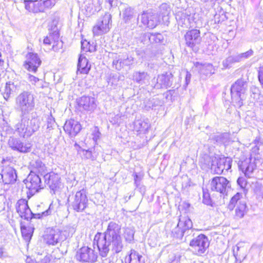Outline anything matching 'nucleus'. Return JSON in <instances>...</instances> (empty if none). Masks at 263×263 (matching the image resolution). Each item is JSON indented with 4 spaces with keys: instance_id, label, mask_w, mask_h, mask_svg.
I'll use <instances>...</instances> for the list:
<instances>
[{
    "instance_id": "17",
    "label": "nucleus",
    "mask_w": 263,
    "mask_h": 263,
    "mask_svg": "<svg viewBox=\"0 0 263 263\" xmlns=\"http://www.w3.org/2000/svg\"><path fill=\"white\" fill-rule=\"evenodd\" d=\"M8 145L13 151L20 153H27L30 151L31 146L29 143H23L19 138L10 137L8 141Z\"/></svg>"
},
{
    "instance_id": "28",
    "label": "nucleus",
    "mask_w": 263,
    "mask_h": 263,
    "mask_svg": "<svg viewBox=\"0 0 263 263\" xmlns=\"http://www.w3.org/2000/svg\"><path fill=\"white\" fill-rule=\"evenodd\" d=\"M149 127L150 124L147 121L139 119L136 120L134 123V129L139 133L145 134Z\"/></svg>"
},
{
    "instance_id": "24",
    "label": "nucleus",
    "mask_w": 263,
    "mask_h": 263,
    "mask_svg": "<svg viewBox=\"0 0 263 263\" xmlns=\"http://www.w3.org/2000/svg\"><path fill=\"white\" fill-rule=\"evenodd\" d=\"M25 8L30 12L37 13L44 12L42 0L25 1Z\"/></svg>"
},
{
    "instance_id": "10",
    "label": "nucleus",
    "mask_w": 263,
    "mask_h": 263,
    "mask_svg": "<svg viewBox=\"0 0 263 263\" xmlns=\"http://www.w3.org/2000/svg\"><path fill=\"white\" fill-rule=\"evenodd\" d=\"M25 184L26 187L28 189L30 193L32 195L44 187V185L39 175L34 173L32 171L28 175Z\"/></svg>"
},
{
    "instance_id": "58",
    "label": "nucleus",
    "mask_w": 263,
    "mask_h": 263,
    "mask_svg": "<svg viewBox=\"0 0 263 263\" xmlns=\"http://www.w3.org/2000/svg\"><path fill=\"white\" fill-rule=\"evenodd\" d=\"M191 78V74L189 73L188 72H186V77H185V81L186 84H188V83L190 82Z\"/></svg>"
},
{
    "instance_id": "31",
    "label": "nucleus",
    "mask_w": 263,
    "mask_h": 263,
    "mask_svg": "<svg viewBox=\"0 0 263 263\" xmlns=\"http://www.w3.org/2000/svg\"><path fill=\"white\" fill-rule=\"evenodd\" d=\"M17 90V85L14 83L8 82L6 83L4 89L3 91V95L6 100H8Z\"/></svg>"
},
{
    "instance_id": "5",
    "label": "nucleus",
    "mask_w": 263,
    "mask_h": 263,
    "mask_svg": "<svg viewBox=\"0 0 263 263\" xmlns=\"http://www.w3.org/2000/svg\"><path fill=\"white\" fill-rule=\"evenodd\" d=\"M22 219L27 221L28 223L22 221L21 223L22 235L26 242H29L34 232V227L30 222L34 219H40L41 215H20Z\"/></svg>"
},
{
    "instance_id": "52",
    "label": "nucleus",
    "mask_w": 263,
    "mask_h": 263,
    "mask_svg": "<svg viewBox=\"0 0 263 263\" xmlns=\"http://www.w3.org/2000/svg\"><path fill=\"white\" fill-rule=\"evenodd\" d=\"M37 169L36 172L39 173H42L44 171L45 166L41 161H37L35 164H33Z\"/></svg>"
},
{
    "instance_id": "38",
    "label": "nucleus",
    "mask_w": 263,
    "mask_h": 263,
    "mask_svg": "<svg viewBox=\"0 0 263 263\" xmlns=\"http://www.w3.org/2000/svg\"><path fill=\"white\" fill-rule=\"evenodd\" d=\"M135 231L132 228H125L123 229V237L127 242H130L134 239Z\"/></svg>"
},
{
    "instance_id": "34",
    "label": "nucleus",
    "mask_w": 263,
    "mask_h": 263,
    "mask_svg": "<svg viewBox=\"0 0 263 263\" xmlns=\"http://www.w3.org/2000/svg\"><path fill=\"white\" fill-rule=\"evenodd\" d=\"M133 79L136 82L143 84L146 83V81H148L149 77L147 72L136 71L133 73Z\"/></svg>"
},
{
    "instance_id": "48",
    "label": "nucleus",
    "mask_w": 263,
    "mask_h": 263,
    "mask_svg": "<svg viewBox=\"0 0 263 263\" xmlns=\"http://www.w3.org/2000/svg\"><path fill=\"white\" fill-rule=\"evenodd\" d=\"M47 120V128L49 130H51L53 129L54 127L56 125L54 118L53 117L52 115L50 114L48 116Z\"/></svg>"
},
{
    "instance_id": "23",
    "label": "nucleus",
    "mask_w": 263,
    "mask_h": 263,
    "mask_svg": "<svg viewBox=\"0 0 263 263\" xmlns=\"http://www.w3.org/2000/svg\"><path fill=\"white\" fill-rule=\"evenodd\" d=\"M248 82L243 79H238L231 86V93L246 95Z\"/></svg>"
},
{
    "instance_id": "50",
    "label": "nucleus",
    "mask_w": 263,
    "mask_h": 263,
    "mask_svg": "<svg viewBox=\"0 0 263 263\" xmlns=\"http://www.w3.org/2000/svg\"><path fill=\"white\" fill-rule=\"evenodd\" d=\"M212 200L208 190L203 189V203L206 205L211 204Z\"/></svg>"
},
{
    "instance_id": "2",
    "label": "nucleus",
    "mask_w": 263,
    "mask_h": 263,
    "mask_svg": "<svg viewBox=\"0 0 263 263\" xmlns=\"http://www.w3.org/2000/svg\"><path fill=\"white\" fill-rule=\"evenodd\" d=\"M68 236L67 231L55 226L46 228L42 235V239L44 243L47 245L55 246L64 241Z\"/></svg>"
},
{
    "instance_id": "45",
    "label": "nucleus",
    "mask_w": 263,
    "mask_h": 263,
    "mask_svg": "<svg viewBox=\"0 0 263 263\" xmlns=\"http://www.w3.org/2000/svg\"><path fill=\"white\" fill-rule=\"evenodd\" d=\"M247 212V207L246 203L239 201L235 209L236 214H244Z\"/></svg>"
},
{
    "instance_id": "51",
    "label": "nucleus",
    "mask_w": 263,
    "mask_h": 263,
    "mask_svg": "<svg viewBox=\"0 0 263 263\" xmlns=\"http://www.w3.org/2000/svg\"><path fill=\"white\" fill-rule=\"evenodd\" d=\"M55 2L53 0H45L42 1V5L44 11L47 9H50L55 5Z\"/></svg>"
},
{
    "instance_id": "15",
    "label": "nucleus",
    "mask_w": 263,
    "mask_h": 263,
    "mask_svg": "<svg viewBox=\"0 0 263 263\" xmlns=\"http://www.w3.org/2000/svg\"><path fill=\"white\" fill-rule=\"evenodd\" d=\"M17 178L15 170L11 166L8 165L4 167L0 173V182L5 184L14 183Z\"/></svg>"
},
{
    "instance_id": "36",
    "label": "nucleus",
    "mask_w": 263,
    "mask_h": 263,
    "mask_svg": "<svg viewBox=\"0 0 263 263\" xmlns=\"http://www.w3.org/2000/svg\"><path fill=\"white\" fill-rule=\"evenodd\" d=\"M178 23L182 27L188 28L190 26V16L186 13H182L181 15L178 18Z\"/></svg>"
},
{
    "instance_id": "55",
    "label": "nucleus",
    "mask_w": 263,
    "mask_h": 263,
    "mask_svg": "<svg viewBox=\"0 0 263 263\" xmlns=\"http://www.w3.org/2000/svg\"><path fill=\"white\" fill-rule=\"evenodd\" d=\"M13 132V129L8 125L4 126L3 127V131L2 135H3L5 134V133L6 134H11Z\"/></svg>"
},
{
    "instance_id": "56",
    "label": "nucleus",
    "mask_w": 263,
    "mask_h": 263,
    "mask_svg": "<svg viewBox=\"0 0 263 263\" xmlns=\"http://www.w3.org/2000/svg\"><path fill=\"white\" fill-rule=\"evenodd\" d=\"M237 183L241 187L245 188L246 185V179L243 177H239L237 179Z\"/></svg>"
},
{
    "instance_id": "4",
    "label": "nucleus",
    "mask_w": 263,
    "mask_h": 263,
    "mask_svg": "<svg viewBox=\"0 0 263 263\" xmlns=\"http://www.w3.org/2000/svg\"><path fill=\"white\" fill-rule=\"evenodd\" d=\"M16 104L22 116L28 114L35 106L34 95L30 91H24L16 98Z\"/></svg>"
},
{
    "instance_id": "25",
    "label": "nucleus",
    "mask_w": 263,
    "mask_h": 263,
    "mask_svg": "<svg viewBox=\"0 0 263 263\" xmlns=\"http://www.w3.org/2000/svg\"><path fill=\"white\" fill-rule=\"evenodd\" d=\"M125 263H145V259L139 252L131 249L125 258Z\"/></svg>"
},
{
    "instance_id": "35",
    "label": "nucleus",
    "mask_w": 263,
    "mask_h": 263,
    "mask_svg": "<svg viewBox=\"0 0 263 263\" xmlns=\"http://www.w3.org/2000/svg\"><path fill=\"white\" fill-rule=\"evenodd\" d=\"M232 102L234 106L240 108L243 105V101L246 98V95L231 93Z\"/></svg>"
},
{
    "instance_id": "44",
    "label": "nucleus",
    "mask_w": 263,
    "mask_h": 263,
    "mask_svg": "<svg viewBox=\"0 0 263 263\" xmlns=\"http://www.w3.org/2000/svg\"><path fill=\"white\" fill-rule=\"evenodd\" d=\"M250 96L254 100L259 99L260 90L259 88L255 86L250 87Z\"/></svg>"
},
{
    "instance_id": "22",
    "label": "nucleus",
    "mask_w": 263,
    "mask_h": 263,
    "mask_svg": "<svg viewBox=\"0 0 263 263\" xmlns=\"http://www.w3.org/2000/svg\"><path fill=\"white\" fill-rule=\"evenodd\" d=\"M231 165L229 162L227 163L224 158L220 159L218 161L216 158L214 160L212 159V169L214 170L215 173L217 174H221L224 170H228L230 168Z\"/></svg>"
},
{
    "instance_id": "57",
    "label": "nucleus",
    "mask_w": 263,
    "mask_h": 263,
    "mask_svg": "<svg viewBox=\"0 0 263 263\" xmlns=\"http://www.w3.org/2000/svg\"><path fill=\"white\" fill-rule=\"evenodd\" d=\"M134 177L135 183L136 185L138 186L140 184V179L139 178L138 175L137 174H135Z\"/></svg>"
},
{
    "instance_id": "16",
    "label": "nucleus",
    "mask_w": 263,
    "mask_h": 263,
    "mask_svg": "<svg viewBox=\"0 0 263 263\" xmlns=\"http://www.w3.org/2000/svg\"><path fill=\"white\" fill-rule=\"evenodd\" d=\"M45 182L49 186L51 190L53 191V194L61 187L62 183L61 178L58 174L53 172H50L44 176Z\"/></svg>"
},
{
    "instance_id": "32",
    "label": "nucleus",
    "mask_w": 263,
    "mask_h": 263,
    "mask_svg": "<svg viewBox=\"0 0 263 263\" xmlns=\"http://www.w3.org/2000/svg\"><path fill=\"white\" fill-rule=\"evenodd\" d=\"M171 12V7L167 4L163 3L160 5L159 7V13L163 22H167L168 21Z\"/></svg>"
},
{
    "instance_id": "27",
    "label": "nucleus",
    "mask_w": 263,
    "mask_h": 263,
    "mask_svg": "<svg viewBox=\"0 0 263 263\" xmlns=\"http://www.w3.org/2000/svg\"><path fill=\"white\" fill-rule=\"evenodd\" d=\"M52 259V256L46 252L37 253L36 260H33L31 258L27 257L26 260V263H49Z\"/></svg>"
},
{
    "instance_id": "21",
    "label": "nucleus",
    "mask_w": 263,
    "mask_h": 263,
    "mask_svg": "<svg viewBox=\"0 0 263 263\" xmlns=\"http://www.w3.org/2000/svg\"><path fill=\"white\" fill-rule=\"evenodd\" d=\"M63 128L70 136L74 137L81 130V125L78 121L70 119L66 121Z\"/></svg>"
},
{
    "instance_id": "60",
    "label": "nucleus",
    "mask_w": 263,
    "mask_h": 263,
    "mask_svg": "<svg viewBox=\"0 0 263 263\" xmlns=\"http://www.w3.org/2000/svg\"><path fill=\"white\" fill-rule=\"evenodd\" d=\"M258 151H259V147L257 145H256L255 146H254V147H253L252 148V153H254L255 154L256 153H258Z\"/></svg>"
},
{
    "instance_id": "46",
    "label": "nucleus",
    "mask_w": 263,
    "mask_h": 263,
    "mask_svg": "<svg viewBox=\"0 0 263 263\" xmlns=\"http://www.w3.org/2000/svg\"><path fill=\"white\" fill-rule=\"evenodd\" d=\"M59 209V206L58 204H57V203L52 202L50 204L48 209L45 212H42L41 214H46V213L48 214L49 213H57V212H59V211L58 210Z\"/></svg>"
},
{
    "instance_id": "12",
    "label": "nucleus",
    "mask_w": 263,
    "mask_h": 263,
    "mask_svg": "<svg viewBox=\"0 0 263 263\" xmlns=\"http://www.w3.org/2000/svg\"><path fill=\"white\" fill-rule=\"evenodd\" d=\"M87 202L86 192L83 189L76 193L71 205L76 212H81L86 208Z\"/></svg>"
},
{
    "instance_id": "13",
    "label": "nucleus",
    "mask_w": 263,
    "mask_h": 263,
    "mask_svg": "<svg viewBox=\"0 0 263 263\" xmlns=\"http://www.w3.org/2000/svg\"><path fill=\"white\" fill-rule=\"evenodd\" d=\"M41 62L37 53L29 52L26 55L24 66L29 71L35 73L41 65Z\"/></svg>"
},
{
    "instance_id": "9",
    "label": "nucleus",
    "mask_w": 263,
    "mask_h": 263,
    "mask_svg": "<svg viewBox=\"0 0 263 263\" xmlns=\"http://www.w3.org/2000/svg\"><path fill=\"white\" fill-rule=\"evenodd\" d=\"M259 157L257 155L254 157V160L253 161L252 154L250 157L246 158L245 160L239 162V168L245 174L246 176L250 177L253 171L256 168L258 162H259Z\"/></svg>"
},
{
    "instance_id": "8",
    "label": "nucleus",
    "mask_w": 263,
    "mask_h": 263,
    "mask_svg": "<svg viewBox=\"0 0 263 263\" xmlns=\"http://www.w3.org/2000/svg\"><path fill=\"white\" fill-rule=\"evenodd\" d=\"M111 16L108 13L100 18L93 27L92 32L95 35L99 36L107 33L110 28Z\"/></svg>"
},
{
    "instance_id": "41",
    "label": "nucleus",
    "mask_w": 263,
    "mask_h": 263,
    "mask_svg": "<svg viewBox=\"0 0 263 263\" xmlns=\"http://www.w3.org/2000/svg\"><path fill=\"white\" fill-rule=\"evenodd\" d=\"M28 80L32 84L34 85L37 88H43V81L39 78L30 74H28Z\"/></svg>"
},
{
    "instance_id": "42",
    "label": "nucleus",
    "mask_w": 263,
    "mask_h": 263,
    "mask_svg": "<svg viewBox=\"0 0 263 263\" xmlns=\"http://www.w3.org/2000/svg\"><path fill=\"white\" fill-rule=\"evenodd\" d=\"M242 198V194L239 193H236L231 199L229 204L228 209L230 210H232L236 204H238V201Z\"/></svg>"
},
{
    "instance_id": "64",
    "label": "nucleus",
    "mask_w": 263,
    "mask_h": 263,
    "mask_svg": "<svg viewBox=\"0 0 263 263\" xmlns=\"http://www.w3.org/2000/svg\"><path fill=\"white\" fill-rule=\"evenodd\" d=\"M4 61L2 59L1 57H0V65L2 66L4 64Z\"/></svg>"
},
{
    "instance_id": "19",
    "label": "nucleus",
    "mask_w": 263,
    "mask_h": 263,
    "mask_svg": "<svg viewBox=\"0 0 263 263\" xmlns=\"http://www.w3.org/2000/svg\"><path fill=\"white\" fill-rule=\"evenodd\" d=\"M184 37L186 45L191 48H193L201 42L200 32L197 29H192L187 31Z\"/></svg>"
},
{
    "instance_id": "61",
    "label": "nucleus",
    "mask_w": 263,
    "mask_h": 263,
    "mask_svg": "<svg viewBox=\"0 0 263 263\" xmlns=\"http://www.w3.org/2000/svg\"><path fill=\"white\" fill-rule=\"evenodd\" d=\"M88 44V43L87 41L85 42H81V47L83 50H85V45H87Z\"/></svg>"
},
{
    "instance_id": "14",
    "label": "nucleus",
    "mask_w": 263,
    "mask_h": 263,
    "mask_svg": "<svg viewBox=\"0 0 263 263\" xmlns=\"http://www.w3.org/2000/svg\"><path fill=\"white\" fill-rule=\"evenodd\" d=\"M141 23L149 29L155 28L159 23V18L157 14L151 11H144L139 18Z\"/></svg>"
},
{
    "instance_id": "18",
    "label": "nucleus",
    "mask_w": 263,
    "mask_h": 263,
    "mask_svg": "<svg viewBox=\"0 0 263 263\" xmlns=\"http://www.w3.org/2000/svg\"><path fill=\"white\" fill-rule=\"evenodd\" d=\"M78 102L79 108L87 111H93L97 106L95 99L89 96L81 97Z\"/></svg>"
},
{
    "instance_id": "63",
    "label": "nucleus",
    "mask_w": 263,
    "mask_h": 263,
    "mask_svg": "<svg viewBox=\"0 0 263 263\" xmlns=\"http://www.w3.org/2000/svg\"><path fill=\"white\" fill-rule=\"evenodd\" d=\"M106 2H108L110 6H112V2L114 0H105Z\"/></svg>"
},
{
    "instance_id": "54",
    "label": "nucleus",
    "mask_w": 263,
    "mask_h": 263,
    "mask_svg": "<svg viewBox=\"0 0 263 263\" xmlns=\"http://www.w3.org/2000/svg\"><path fill=\"white\" fill-rule=\"evenodd\" d=\"M100 135L101 133H100L98 128L96 127L92 134L93 140L97 141L99 139Z\"/></svg>"
},
{
    "instance_id": "33",
    "label": "nucleus",
    "mask_w": 263,
    "mask_h": 263,
    "mask_svg": "<svg viewBox=\"0 0 263 263\" xmlns=\"http://www.w3.org/2000/svg\"><path fill=\"white\" fill-rule=\"evenodd\" d=\"M16 211L18 214H33L25 200H20L17 203Z\"/></svg>"
},
{
    "instance_id": "37",
    "label": "nucleus",
    "mask_w": 263,
    "mask_h": 263,
    "mask_svg": "<svg viewBox=\"0 0 263 263\" xmlns=\"http://www.w3.org/2000/svg\"><path fill=\"white\" fill-rule=\"evenodd\" d=\"M134 10L128 7L124 9L123 12V19L125 23H128L134 18Z\"/></svg>"
},
{
    "instance_id": "40",
    "label": "nucleus",
    "mask_w": 263,
    "mask_h": 263,
    "mask_svg": "<svg viewBox=\"0 0 263 263\" xmlns=\"http://www.w3.org/2000/svg\"><path fill=\"white\" fill-rule=\"evenodd\" d=\"M236 62H239L237 55H231L222 61V65L224 68H229L232 64Z\"/></svg>"
},
{
    "instance_id": "39",
    "label": "nucleus",
    "mask_w": 263,
    "mask_h": 263,
    "mask_svg": "<svg viewBox=\"0 0 263 263\" xmlns=\"http://www.w3.org/2000/svg\"><path fill=\"white\" fill-rule=\"evenodd\" d=\"M178 210L181 213L186 214L193 212V207L189 203L184 201L179 205Z\"/></svg>"
},
{
    "instance_id": "47",
    "label": "nucleus",
    "mask_w": 263,
    "mask_h": 263,
    "mask_svg": "<svg viewBox=\"0 0 263 263\" xmlns=\"http://www.w3.org/2000/svg\"><path fill=\"white\" fill-rule=\"evenodd\" d=\"M253 51L252 49H250L247 52L237 55L239 62L245 59L249 58L253 55Z\"/></svg>"
},
{
    "instance_id": "6",
    "label": "nucleus",
    "mask_w": 263,
    "mask_h": 263,
    "mask_svg": "<svg viewBox=\"0 0 263 263\" xmlns=\"http://www.w3.org/2000/svg\"><path fill=\"white\" fill-rule=\"evenodd\" d=\"M172 231L173 236L181 239L186 230L191 229L193 226L192 221L187 215H180L177 226Z\"/></svg>"
},
{
    "instance_id": "53",
    "label": "nucleus",
    "mask_w": 263,
    "mask_h": 263,
    "mask_svg": "<svg viewBox=\"0 0 263 263\" xmlns=\"http://www.w3.org/2000/svg\"><path fill=\"white\" fill-rule=\"evenodd\" d=\"M258 78L259 82L263 88V65L259 68L258 70Z\"/></svg>"
},
{
    "instance_id": "3",
    "label": "nucleus",
    "mask_w": 263,
    "mask_h": 263,
    "mask_svg": "<svg viewBox=\"0 0 263 263\" xmlns=\"http://www.w3.org/2000/svg\"><path fill=\"white\" fill-rule=\"evenodd\" d=\"M40 124V120L37 118L27 120L25 117H22L21 121L15 125V131L20 137L27 138L39 129Z\"/></svg>"
},
{
    "instance_id": "26",
    "label": "nucleus",
    "mask_w": 263,
    "mask_h": 263,
    "mask_svg": "<svg viewBox=\"0 0 263 263\" xmlns=\"http://www.w3.org/2000/svg\"><path fill=\"white\" fill-rule=\"evenodd\" d=\"M134 58L132 57L119 56L118 59L114 60L113 64L115 66L117 69L120 70L124 66L132 65L134 63Z\"/></svg>"
},
{
    "instance_id": "62",
    "label": "nucleus",
    "mask_w": 263,
    "mask_h": 263,
    "mask_svg": "<svg viewBox=\"0 0 263 263\" xmlns=\"http://www.w3.org/2000/svg\"><path fill=\"white\" fill-rule=\"evenodd\" d=\"M4 253H5V252L4 251L3 249L0 248V257H4L5 256Z\"/></svg>"
},
{
    "instance_id": "20",
    "label": "nucleus",
    "mask_w": 263,
    "mask_h": 263,
    "mask_svg": "<svg viewBox=\"0 0 263 263\" xmlns=\"http://www.w3.org/2000/svg\"><path fill=\"white\" fill-rule=\"evenodd\" d=\"M172 74L171 73H165L159 75L155 80L154 79L153 83H155L154 87L157 89L167 88L172 85Z\"/></svg>"
},
{
    "instance_id": "29",
    "label": "nucleus",
    "mask_w": 263,
    "mask_h": 263,
    "mask_svg": "<svg viewBox=\"0 0 263 263\" xmlns=\"http://www.w3.org/2000/svg\"><path fill=\"white\" fill-rule=\"evenodd\" d=\"M90 69V65L88 64V60L85 57L80 55L78 64V71L80 73L87 74Z\"/></svg>"
},
{
    "instance_id": "49",
    "label": "nucleus",
    "mask_w": 263,
    "mask_h": 263,
    "mask_svg": "<svg viewBox=\"0 0 263 263\" xmlns=\"http://www.w3.org/2000/svg\"><path fill=\"white\" fill-rule=\"evenodd\" d=\"M81 157L83 159H92V154L91 151L89 150L81 149L79 151Z\"/></svg>"
},
{
    "instance_id": "30",
    "label": "nucleus",
    "mask_w": 263,
    "mask_h": 263,
    "mask_svg": "<svg viewBox=\"0 0 263 263\" xmlns=\"http://www.w3.org/2000/svg\"><path fill=\"white\" fill-rule=\"evenodd\" d=\"M52 43H53L52 49L54 51H58L60 48H62L63 45V42L59 40L58 39L57 41H53L52 35L51 34H49V36H47L43 40V44L45 46H49Z\"/></svg>"
},
{
    "instance_id": "59",
    "label": "nucleus",
    "mask_w": 263,
    "mask_h": 263,
    "mask_svg": "<svg viewBox=\"0 0 263 263\" xmlns=\"http://www.w3.org/2000/svg\"><path fill=\"white\" fill-rule=\"evenodd\" d=\"M238 250H239V247L238 246H236L233 249V254H234V256L235 257L236 259H237V251Z\"/></svg>"
},
{
    "instance_id": "1",
    "label": "nucleus",
    "mask_w": 263,
    "mask_h": 263,
    "mask_svg": "<svg viewBox=\"0 0 263 263\" xmlns=\"http://www.w3.org/2000/svg\"><path fill=\"white\" fill-rule=\"evenodd\" d=\"M121 226L109 222L104 233H98L95 236L92 247H83L78 250L77 260L83 262H95L98 257V251L102 258L107 257L110 250L113 253H119L123 248L120 236Z\"/></svg>"
},
{
    "instance_id": "7",
    "label": "nucleus",
    "mask_w": 263,
    "mask_h": 263,
    "mask_svg": "<svg viewBox=\"0 0 263 263\" xmlns=\"http://www.w3.org/2000/svg\"><path fill=\"white\" fill-rule=\"evenodd\" d=\"M209 244L208 237L205 235L200 234L190 241V246L195 254L201 255L205 253Z\"/></svg>"
},
{
    "instance_id": "11",
    "label": "nucleus",
    "mask_w": 263,
    "mask_h": 263,
    "mask_svg": "<svg viewBox=\"0 0 263 263\" xmlns=\"http://www.w3.org/2000/svg\"><path fill=\"white\" fill-rule=\"evenodd\" d=\"M231 187V184L226 178L223 177H214L210 183V188L212 191H216L224 194Z\"/></svg>"
},
{
    "instance_id": "43",
    "label": "nucleus",
    "mask_w": 263,
    "mask_h": 263,
    "mask_svg": "<svg viewBox=\"0 0 263 263\" xmlns=\"http://www.w3.org/2000/svg\"><path fill=\"white\" fill-rule=\"evenodd\" d=\"M148 39L151 43H161L164 40L163 36L160 33L151 34Z\"/></svg>"
}]
</instances>
